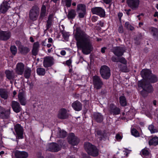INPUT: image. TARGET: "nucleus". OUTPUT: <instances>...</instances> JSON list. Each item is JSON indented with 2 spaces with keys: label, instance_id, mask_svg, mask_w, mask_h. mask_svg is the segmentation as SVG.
Wrapping results in <instances>:
<instances>
[{
  "label": "nucleus",
  "instance_id": "1",
  "mask_svg": "<svg viewBox=\"0 0 158 158\" xmlns=\"http://www.w3.org/2000/svg\"><path fill=\"white\" fill-rule=\"evenodd\" d=\"M77 40V45L78 48L81 50L84 54H89L93 51V48L90 40Z\"/></svg>",
  "mask_w": 158,
  "mask_h": 158
},
{
  "label": "nucleus",
  "instance_id": "2",
  "mask_svg": "<svg viewBox=\"0 0 158 158\" xmlns=\"http://www.w3.org/2000/svg\"><path fill=\"white\" fill-rule=\"evenodd\" d=\"M142 77L145 80L143 81H146L151 83H154L158 81L157 77L155 75L152 74V72L149 69H143L141 72Z\"/></svg>",
  "mask_w": 158,
  "mask_h": 158
},
{
  "label": "nucleus",
  "instance_id": "3",
  "mask_svg": "<svg viewBox=\"0 0 158 158\" xmlns=\"http://www.w3.org/2000/svg\"><path fill=\"white\" fill-rule=\"evenodd\" d=\"M138 85L139 87H141L143 89L141 91L140 94L144 97H146L148 93L153 91L152 85L146 81H139L138 82Z\"/></svg>",
  "mask_w": 158,
  "mask_h": 158
},
{
  "label": "nucleus",
  "instance_id": "4",
  "mask_svg": "<svg viewBox=\"0 0 158 158\" xmlns=\"http://www.w3.org/2000/svg\"><path fill=\"white\" fill-rule=\"evenodd\" d=\"M84 147L88 154L93 156L96 157L99 154V150L97 147L89 142L85 143Z\"/></svg>",
  "mask_w": 158,
  "mask_h": 158
},
{
  "label": "nucleus",
  "instance_id": "5",
  "mask_svg": "<svg viewBox=\"0 0 158 158\" xmlns=\"http://www.w3.org/2000/svg\"><path fill=\"white\" fill-rule=\"evenodd\" d=\"M64 141L63 139L58 140V143H52L48 144L46 146L47 150L53 152H57L60 151L63 145Z\"/></svg>",
  "mask_w": 158,
  "mask_h": 158
},
{
  "label": "nucleus",
  "instance_id": "6",
  "mask_svg": "<svg viewBox=\"0 0 158 158\" xmlns=\"http://www.w3.org/2000/svg\"><path fill=\"white\" fill-rule=\"evenodd\" d=\"M100 73L102 78L106 80L109 79L111 75L110 68L105 65L101 66L100 69Z\"/></svg>",
  "mask_w": 158,
  "mask_h": 158
},
{
  "label": "nucleus",
  "instance_id": "7",
  "mask_svg": "<svg viewBox=\"0 0 158 158\" xmlns=\"http://www.w3.org/2000/svg\"><path fill=\"white\" fill-rule=\"evenodd\" d=\"M93 82L94 88L96 89H101L103 85V82L100 77L95 75L92 78Z\"/></svg>",
  "mask_w": 158,
  "mask_h": 158
},
{
  "label": "nucleus",
  "instance_id": "8",
  "mask_svg": "<svg viewBox=\"0 0 158 158\" xmlns=\"http://www.w3.org/2000/svg\"><path fill=\"white\" fill-rule=\"evenodd\" d=\"M73 34L76 40H88L89 39V36L81 32L80 28H77L76 30H74Z\"/></svg>",
  "mask_w": 158,
  "mask_h": 158
},
{
  "label": "nucleus",
  "instance_id": "9",
  "mask_svg": "<svg viewBox=\"0 0 158 158\" xmlns=\"http://www.w3.org/2000/svg\"><path fill=\"white\" fill-rule=\"evenodd\" d=\"M67 139L69 143L73 146L77 145L80 141V139L73 133L69 134Z\"/></svg>",
  "mask_w": 158,
  "mask_h": 158
},
{
  "label": "nucleus",
  "instance_id": "10",
  "mask_svg": "<svg viewBox=\"0 0 158 158\" xmlns=\"http://www.w3.org/2000/svg\"><path fill=\"white\" fill-rule=\"evenodd\" d=\"M108 109L109 113L111 115H116L120 113V109L112 103L109 105Z\"/></svg>",
  "mask_w": 158,
  "mask_h": 158
},
{
  "label": "nucleus",
  "instance_id": "11",
  "mask_svg": "<svg viewBox=\"0 0 158 158\" xmlns=\"http://www.w3.org/2000/svg\"><path fill=\"white\" fill-rule=\"evenodd\" d=\"M15 130L17 139H22L23 138V128L20 125L17 124L15 126Z\"/></svg>",
  "mask_w": 158,
  "mask_h": 158
},
{
  "label": "nucleus",
  "instance_id": "12",
  "mask_svg": "<svg viewBox=\"0 0 158 158\" xmlns=\"http://www.w3.org/2000/svg\"><path fill=\"white\" fill-rule=\"evenodd\" d=\"M40 9L37 7H34L30 12L29 16L30 19L32 20H36L39 15Z\"/></svg>",
  "mask_w": 158,
  "mask_h": 158
},
{
  "label": "nucleus",
  "instance_id": "13",
  "mask_svg": "<svg viewBox=\"0 0 158 158\" xmlns=\"http://www.w3.org/2000/svg\"><path fill=\"white\" fill-rule=\"evenodd\" d=\"M54 63V60L53 57L48 56L44 57L43 65L45 68H48L52 65Z\"/></svg>",
  "mask_w": 158,
  "mask_h": 158
},
{
  "label": "nucleus",
  "instance_id": "14",
  "mask_svg": "<svg viewBox=\"0 0 158 158\" xmlns=\"http://www.w3.org/2000/svg\"><path fill=\"white\" fill-rule=\"evenodd\" d=\"M77 10L78 12L79 16L81 18L84 17L86 14V6L85 5L80 4L77 5Z\"/></svg>",
  "mask_w": 158,
  "mask_h": 158
},
{
  "label": "nucleus",
  "instance_id": "15",
  "mask_svg": "<svg viewBox=\"0 0 158 158\" xmlns=\"http://www.w3.org/2000/svg\"><path fill=\"white\" fill-rule=\"evenodd\" d=\"M91 11L93 14L97 15L100 17H103L105 15L104 10L100 7L93 8L92 9Z\"/></svg>",
  "mask_w": 158,
  "mask_h": 158
},
{
  "label": "nucleus",
  "instance_id": "16",
  "mask_svg": "<svg viewBox=\"0 0 158 158\" xmlns=\"http://www.w3.org/2000/svg\"><path fill=\"white\" fill-rule=\"evenodd\" d=\"M25 65L22 63H18L15 69L16 73L19 75H22L24 71Z\"/></svg>",
  "mask_w": 158,
  "mask_h": 158
},
{
  "label": "nucleus",
  "instance_id": "17",
  "mask_svg": "<svg viewBox=\"0 0 158 158\" xmlns=\"http://www.w3.org/2000/svg\"><path fill=\"white\" fill-rule=\"evenodd\" d=\"M10 112L8 110L0 106V117L2 119H7L9 118Z\"/></svg>",
  "mask_w": 158,
  "mask_h": 158
},
{
  "label": "nucleus",
  "instance_id": "18",
  "mask_svg": "<svg viewBox=\"0 0 158 158\" xmlns=\"http://www.w3.org/2000/svg\"><path fill=\"white\" fill-rule=\"evenodd\" d=\"M57 117L60 119H65L68 117V114L67 110L64 108L60 109L58 114Z\"/></svg>",
  "mask_w": 158,
  "mask_h": 158
},
{
  "label": "nucleus",
  "instance_id": "19",
  "mask_svg": "<svg viewBox=\"0 0 158 158\" xmlns=\"http://www.w3.org/2000/svg\"><path fill=\"white\" fill-rule=\"evenodd\" d=\"M19 101L22 105L24 106L26 103V99L24 92L23 91H20L18 95Z\"/></svg>",
  "mask_w": 158,
  "mask_h": 158
},
{
  "label": "nucleus",
  "instance_id": "20",
  "mask_svg": "<svg viewBox=\"0 0 158 158\" xmlns=\"http://www.w3.org/2000/svg\"><path fill=\"white\" fill-rule=\"evenodd\" d=\"M128 5L132 9H135L139 6V0H127V1Z\"/></svg>",
  "mask_w": 158,
  "mask_h": 158
},
{
  "label": "nucleus",
  "instance_id": "21",
  "mask_svg": "<svg viewBox=\"0 0 158 158\" xmlns=\"http://www.w3.org/2000/svg\"><path fill=\"white\" fill-rule=\"evenodd\" d=\"M11 106L13 111L15 113H19L22 110L19 103L16 101H12L11 102Z\"/></svg>",
  "mask_w": 158,
  "mask_h": 158
},
{
  "label": "nucleus",
  "instance_id": "22",
  "mask_svg": "<svg viewBox=\"0 0 158 158\" xmlns=\"http://www.w3.org/2000/svg\"><path fill=\"white\" fill-rule=\"evenodd\" d=\"M10 7L9 4L6 1H4L0 6V11L2 13H5Z\"/></svg>",
  "mask_w": 158,
  "mask_h": 158
},
{
  "label": "nucleus",
  "instance_id": "23",
  "mask_svg": "<svg viewBox=\"0 0 158 158\" xmlns=\"http://www.w3.org/2000/svg\"><path fill=\"white\" fill-rule=\"evenodd\" d=\"M15 155L16 158H27L28 156V153L25 151H16Z\"/></svg>",
  "mask_w": 158,
  "mask_h": 158
},
{
  "label": "nucleus",
  "instance_id": "24",
  "mask_svg": "<svg viewBox=\"0 0 158 158\" xmlns=\"http://www.w3.org/2000/svg\"><path fill=\"white\" fill-rule=\"evenodd\" d=\"M127 61L125 59L124 63H120L118 64V67L119 70L123 72H128V69L127 67Z\"/></svg>",
  "mask_w": 158,
  "mask_h": 158
},
{
  "label": "nucleus",
  "instance_id": "25",
  "mask_svg": "<svg viewBox=\"0 0 158 158\" xmlns=\"http://www.w3.org/2000/svg\"><path fill=\"white\" fill-rule=\"evenodd\" d=\"M94 119L97 122L101 123L103 120V115L100 113L98 112L94 113L93 114Z\"/></svg>",
  "mask_w": 158,
  "mask_h": 158
},
{
  "label": "nucleus",
  "instance_id": "26",
  "mask_svg": "<svg viewBox=\"0 0 158 158\" xmlns=\"http://www.w3.org/2000/svg\"><path fill=\"white\" fill-rule=\"evenodd\" d=\"M72 106L75 110L77 111L81 110L82 108V105L81 103L77 100L73 102L72 104Z\"/></svg>",
  "mask_w": 158,
  "mask_h": 158
},
{
  "label": "nucleus",
  "instance_id": "27",
  "mask_svg": "<svg viewBox=\"0 0 158 158\" xmlns=\"http://www.w3.org/2000/svg\"><path fill=\"white\" fill-rule=\"evenodd\" d=\"M6 78L9 80H14L15 78V74L13 71L6 70L5 72Z\"/></svg>",
  "mask_w": 158,
  "mask_h": 158
},
{
  "label": "nucleus",
  "instance_id": "28",
  "mask_svg": "<svg viewBox=\"0 0 158 158\" xmlns=\"http://www.w3.org/2000/svg\"><path fill=\"white\" fill-rule=\"evenodd\" d=\"M115 56L118 57H120L123 54V49L122 47H116L113 52Z\"/></svg>",
  "mask_w": 158,
  "mask_h": 158
},
{
  "label": "nucleus",
  "instance_id": "29",
  "mask_svg": "<svg viewBox=\"0 0 158 158\" xmlns=\"http://www.w3.org/2000/svg\"><path fill=\"white\" fill-rule=\"evenodd\" d=\"M96 135L100 141L107 136V134L105 131H98L96 132Z\"/></svg>",
  "mask_w": 158,
  "mask_h": 158
},
{
  "label": "nucleus",
  "instance_id": "30",
  "mask_svg": "<svg viewBox=\"0 0 158 158\" xmlns=\"http://www.w3.org/2000/svg\"><path fill=\"white\" fill-rule=\"evenodd\" d=\"M111 59L113 62L116 63H124L125 61V58L123 57H116L113 56L111 57Z\"/></svg>",
  "mask_w": 158,
  "mask_h": 158
},
{
  "label": "nucleus",
  "instance_id": "31",
  "mask_svg": "<svg viewBox=\"0 0 158 158\" xmlns=\"http://www.w3.org/2000/svg\"><path fill=\"white\" fill-rule=\"evenodd\" d=\"M9 92L5 89H0V96L4 99H6L8 98Z\"/></svg>",
  "mask_w": 158,
  "mask_h": 158
},
{
  "label": "nucleus",
  "instance_id": "32",
  "mask_svg": "<svg viewBox=\"0 0 158 158\" xmlns=\"http://www.w3.org/2000/svg\"><path fill=\"white\" fill-rule=\"evenodd\" d=\"M20 53L23 55H26L28 53L30 50L29 48L23 45L19 49Z\"/></svg>",
  "mask_w": 158,
  "mask_h": 158
},
{
  "label": "nucleus",
  "instance_id": "33",
  "mask_svg": "<svg viewBox=\"0 0 158 158\" xmlns=\"http://www.w3.org/2000/svg\"><path fill=\"white\" fill-rule=\"evenodd\" d=\"M148 143L150 145H157L158 144V137L155 136L149 140Z\"/></svg>",
  "mask_w": 158,
  "mask_h": 158
},
{
  "label": "nucleus",
  "instance_id": "34",
  "mask_svg": "<svg viewBox=\"0 0 158 158\" xmlns=\"http://www.w3.org/2000/svg\"><path fill=\"white\" fill-rule=\"evenodd\" d=\"M119 102L120 105L122 106H125L127 105V101L125 97L121 96L119 98Z\"/></svg>",
  "mask_w": 158,
  "mask_h": 158
},
{
  "label": "nucleus",
  "instance_id": "35",
  "mask_svg": "<svg viewBox=\"0 0 158 158\" xmlns=\"http://www.w3.org/2000/svg\"><path fill=\"white\" fill-rule=\"evenodd\" d=\"M76 15L75 10L73 9H71L69 11L67 17L69 19H73L75 18Z\"/></svg>",
  "mask_w": 158,
  "mask_h": 158
},
{
  "label": "nucleus",
  "instance_id": "36",
  "mask_svg": "<svg viewBox=\"0 0 158 158\" xmlns=\"http://www.w3.org/2000/svg\"><path fill=\"white\" fill-rule=\"evenodd\" d=\"M24 76L27 79H28L30 77L31 75V70L30 68H27L24 70Z\"/></svg>",
  "mask_w": 158,
  "mask_h": 158
},
{
  "label": "nucleus",
  "instance_id": "37",
  "mask_svg": "<svg viewBox=\"0 0 158 158\" xmlns=\"http://www.w3.org/2000/svg\"><path fill=\"white\" fill-rule=\"evenodd\" d=\"M36 72L40 76H44L45 74V70L43 68H38L36 69Z\"/></svg>",
  "mask_w": 158,
  "mask_h": 158
},
{
  "label": "nucleus",
  "instance_id": "38",
  "mask_svg": "<svg viewBox=\"0 0 158 158\" xmlns=\"http://www.w3.org/2000/svg\"><path fill=\"white\" fill-rule=\"evenodd\" d=\"M148 128L152 134L158 132V129L156 128V127H154L153 124L149 125L148 127Z\"/></svg>",
  "mask_w": 158,
  "mask_h": 158
},
{
  "label": "nucleus",
  "instance_id": "39",
  "mask_svg": "<svg viewBox=\"0 0 158 158\" xmlns=\"http://www.w3.org/2000/svg\"><path fill=\"white\" fill-rule=\"evenodd\" d=\"M67 135L66 132L64 131L60 130L59 132L57 133V136L58 137L64 138Z\"/></svg>",
  "mask_w": 158,
  "mask_h": 158
},
{
  "label": "nucleus",
  "instance_id": "40",
  "mask_svg": "<svg viewBox=\"0 0 158 158\" xmlns=\"http://www.w3.org/2000/svg\"><path fill=\"white\" fill-rule=\"evenodd\" d=\"M10 33L9 32L0 31V37H4L8 39L10 36Z\"/></svg>",
  "mask_w": 158,
  "mask_h": 158
},
{
  "label": "nucleus",
  "instance_id": "41",
  "mask_svg": "<svg viewBox=\"0 0 158 158\" xmlns=\"http://www.w3.org/2000/svg\"><path fill=\"white\" fill-rule=\"evenodd\" d=\"M46 7L44 5H43L42 6L40 15V17L42 18L45 15L46 12Z\"/></svg>",
  "mask_w": 158,
  "mask_h": 158
},
{
  "label": "nucleus",
  "instance_id": "42",
  "mask_svg": "<svg viewBox=\"0 0 158 158\" xmlns=\"http://www.w3.org/2000/svg\"><path fill=\"white\" fill-rule=\"evenodd\" d=\"M149 30L153 35H158V29L157 28L152 27L149 28Z\"/></svg>",
  "mask_w": 158,
  "mask_h": 158
},
{
  "label": "nucleus",
  "instance_id": "43",
  "mask_svg": "<svg viewBox=\"0 0 158 158\" xmlns=\"http://www.w3.org/2000/svg\"><path fill=\"white\" fill-rule=\"evenodd\" d=\"M72 0H62V2L64 5L67 7H69L71 5Z\"/></svg>",
  "mask_w": 158,
  "mask_h": 158
},
{
  "label": "nucleus",
  "instance_id": "44",
  "mask_svg": "<svg viewBox=\"0 0 158 158\" xmlns=\"http://www.w3.org/2000/svg\"><path fill=\"white\" fill-rule=\"evenodd\" d=\"M131 133L132 135L135 137H137L139 136V132L135 128H133L131 129Z\"/></svg>",
  "mask_w": 158,
  "mask_h": 158
},
{
  "label": "nucleus",
  "instance_id": "45",
  "mask_svg": "<svg viewBox=\"0 0 158 158\" xmlns=\"http://www.w3.org/2000/svg\"><path fill=\"white\" fill-rule=\"evenodd\" d=\"M10 50L13 55H15L17 53V48L15 46H12L10 47Z\"/></svg>",
  "mask_w": 158,
  "mask_h": 158
},
{
  "label": "nucleus",
  "instance_id": "46",
  "mask_svg": "<svg viewBox=\"0 0 158 158\" xmlns=\"http://www.w3.org/2000/svg\"><path fill=\"white\" fill-rule=\"evenodd\" d=\"M125 27L127 29L131 31H133L134 29V27L132 26L128 22H126L125 24Z\"/></svg>",
  "mask_w": 158,
  "mask_h": 158
},
{
  "label": "nucleus",
  "instance_id": "47",
  "mask_svg": "<svg viewBox=\"0 0 158 158\" xmlns=\"http://www.w3.org/2000/svg\"><path fill=\"white\" fill-rule=\"evenodd\" d=\"M141 153L144 156H147L149 154V152L148 150L144 149L141 151Z\"/></svg>",
  "mask_w": 158,
  "mask_h": 158
},
{
  "label": "nucleus",
  "instance_id": "48",
  "mask_svg": "<svg viewBox=\"0 0 158 158\" xmlns=\"http://www.w3.org/2000/svg\"><path fill=\"white\" fill-rule=\"evenodd\" d=\"M62 34L63 38L64 39H69V37L70 35L69 33L68 32H63Z\"/></svg>",
  "mask_w": 158,
  "mask_h": 158
},
{
  "label": "nucleus",
  "instance_id": "49",
  "mask_svg": "<svg viewBox=\"0 0 158 158\" xmlns=\"http://www.w3.org/2000/svg\"><path fill=\"white\" fill-rule=\"evenodd\" d=\"M38 51L39 49H37L32 48V54L33 55L36 56L38 54Z\"/></svg>",
  "mask_w": 158,
  "mask_h": 158
},
{
  "label": "nucleus",
  "instance_id": "50",
  "mask_svg": "<svg viewBox=\"0 0 158 158\" xmlns=\"http://www.w3.org/2000/svg\"><path fill=\"white\" fill-rule=\"evenodd\" d=\"M40 47V44L38 42H36L34 43L33 48L35 49H39Z\"/></svg>",
  "mask_w": 158,
  "mask_h": 158
},
{
  "label": "nucleus",
  "instance_id": "51",
  "mask_svg": "<svg viewBox=\"0 0 158 158\" xmlns=\"http://www.w3.org/2000/svg\"><path fill=\"white\" fill-rule=\"evenodd\" d=\"M52 20L51 19L48 20L46 25L47 29H49L51 26Z\"/></svg>",
  "mask_w": 158,
  "mask_h": 158
},
{
  "label": "nucleus",
  "instance_id": "52",
  "mask_svg": "<svg viewBox=\"0 0 158 158\" xmlns=\"http://www.w3.org/2000/svg\"><path fill=\"white\" fill-rule=\"evenodd\" d=\"M15 43L17 46H18L19 49L21 47H22L23 46L22 45L21 43L19 40H17L16 41Z\"/></svg>",
  "mask_w": 158,
  "mask_h": 158
},
{
  "label": "nucleus",
  "instance_id": "53",
  "mask_svg": "<svg viewBox=\"0 0 158 158\" xmlns=\"http://www.w3.org/2000/svg\"><path fill=\"white\" fill-rule=\"evenodd\" d=\"M98 17L97 16H93L92 17L91 20L93 22H95L98 20Z\"/></svg>",
  "mask_w": 158,
  "mask_h": 158
},
{
  "label": "nucleus",
  "instance_id": "54",
  "mask_svg": "<svg viewBox=\"0 0 158 158\" xmlns=\"http://www.w3.org/2000/svg\"><path fill=\"white\" fill-rule=\"evenodd\" d=\"M116 139L117 140H121L122 139V137L119 134H116L115 136Z\"/></svg>",
  "mask_w": 158,
  "mask_h": 158
},
{
  "label": "nucleus",
  "instance_id": "55",
  "mask_svg": "<svg viewBox=\"0 0 158 158\" xmlns=\"http://www.w3.org/2000/svg\"><path fill=\"white\" fill-rule=\"evenodd\" d=\"M118 31L119 32L122 33L123 32V26L121 25L119 26L118 29Z\"/></svg>",
  "mask_w": 158,
  "mask_h": 158
},
{
  "label": "nucleus",
  "instance_id": "56",
  "mask_svg": "<svg viewBox=\"0 0 158 158\" xmlns=\"http://www.w3.org/2000/svg\"><path fill=\"white\" fill-rule=\"evenodd\" d=\"M107 93L106 90V89H102L101 91V94L102 95H105Z\"/></svg>",
  "mask_w": 158,
  "mask_h": 158
},
{
  "label": "nucleus",
  "instance_id": "57",
  "mask_svg": "<svg viewBox=\"0 0 158 158\" xmlns=\"http://www.w3.org/2000/svg\"><path fill=\"white\" fill-rule=\"evenodd\" d=\"M71 63H72V60H71L70 59L69 60H67L66 61V64L69 66L71 64Z\"/></svg>",
  "mask_w": 158,
  "mask_h": 158
},
{
  "label": "nucleus",
  "instance_id": "58",
  "mask_svg": "<svg viewBox=\"0 0 158 158\" xmlns=\"http://www.w3.org/2000/svg\"><path fill=\"white\" fill-rule=\"evenodd\" d=\"M131 10L130 9H129L128 10H125V11L126 12V14L128 15H130L129 12L131 11Z\"/></svg>",
  "mask_w": 158,
  "mask_h": 158
},
{
  "label": "nucleus",
  "instance_id": "59",
  "mask_svg": "<svg viewBox=\"0 0 158 158\" xmlns=\"http://www.w3.org/2000/svg\"><path fill=\"white\" fill-rule=\"evenodd\" d=\"M66 53V52L64 50H62L60 52V54L62 56H64Z\"/></svg>",
  "mask_w": 158,
  "mask_h": 158
},
{
  "label": "nucleus",
  "instance_id": "60",
  "mask_svg": "<svg viewBox=\"0 0 158 158\" xmlns=\"http://www.w3.org/2000/svg\"><path fill=\"white\" fill-rule=\"evenodd\" d=\"M123 16V13H119L118 14V16L119 19H121V18Z\"/></svg>",
  "mask_w": 158,
  "mask_h": 158
},
{
  "label": "nucleus",
  "instance_id": "61",
  "mask_svg": "<svg viewBox=\"0 0 158 158\" xmlns=\"http://www.w3.org/2000/svg\"><path fill=\"white\" fill-rule=\"evenodd\" d=\"M106 48V47H103L101 48V52L102 53H104L105 52V50Z\"/></svg>",
  "mask_w": 158,
  "mask_h": 158
},
{
  "label": "nucleus",
  "instance_id": "62",
  "mask_svg": "<svg viewBox=\"0 0 158 158\" xmlns=\"http://www.w3.org/2000/svg\"><path fill=\"white\" fill-rule=\"evenodd\" d=\"M104 2L106 3V4H109L110 3V2L111 1V0H103Z\"/></svg>",
  "mask_w": 158,
  "mask_h": 158
},
{
  "label": "nucleus",
  "instance_id": "63",
  "mask_svg": "<svg viewBox=\"0 0 158 158\" xmlns=\"http://www.w3.org/2000/svg\"><path fill=\"white\" fill-rule=\"evenodd\" d=\"M101 27H102L103 26V23L100 21L98 23Z\"/></svg>",
  "mask_w": 158,
  "mask_h": 158
},
{
  "label": "nucleus",
  "instance_id": "64",
  "mask_svg": "<svg viewBox=\"0 0 158 158\" xmlns=\"http://www.w3.org/2000/svg\"><path fill=\"white\" fill-rule=\"evenodd\" d=\"M84 158H91L89 156L87 155L86 154L84 155Z\"/></svg>",
  "mask_w": 158,
  "mask_h": 158
}]
</instances>
